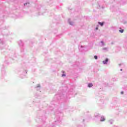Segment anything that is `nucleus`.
Returning a JSON list of instances; mask_svg holds the SVG:
<instances>
[{"instance_id":"39448f33","label":"nucleus","mask_w":127,"mask_h":127,"mask_svg":"<svg viewBox=\"0 0 127 127\" xmlns=\"http://www.w3.org/2000/svg\"><path fill=\"white\" fill-rule=\"evenodd\" d=\"M119 31L121 32V33H123V32H124V29L120 30Z\"/></svg>"},{"instance_id":"1a4fd4ad","label":"nucleus","mask_w":127,"mask_h":127,"mask_svg":"<svg viewBox=\"0 0 127 127\" xmlns=\"http://www.w3.org/2000/svg\"><path fill=\"white\" fill-rule=\"evenodd\" d=\"M96 30H98V27L96 28Z\"/></svg>"},{"instance_id":"f257e3e1","label":"nucleus","mask_w":127,"mask_h":127,"mask_svg":"<svg viewBox=\"0 0 127 127\" xmlns=\"http://www.w3.org/2000/svg\"><path fill=\"white\" fill-rule=\"evenodd\" d=\"M103 64H107L108 62H109V59H106L105 61H103Z\"/></svg>"},{"instance_id":"423d86ee","label":"nucleus","mask_w":127,"mask_h":127,"mask_svg":"<svg viewBox=\"0 0 127 127\" xmlns=\"http://www.w3.org/2000/svg\"><path fill=\"white\" fill-rule=\"evenodd\" d=\"M94 59H95L96 60H97V59H98V56H94Z\"/></svg>"},{"instance_id":"20e7f679","label":"nucleus","mask_w":127,"mask_h":127,"mask_svg":"<svg viewBox=\"0 0 127 127\" xmlns=\"http://www.w3.org/2000/svg\"><path fill=\"white\" fill-rule=\"evenodd\" d=\"M92 86H93V84L92 83H89L88 85V87H89V88L92 87Z\"/></svg>"},{"instance_id":"0eeeda50","label":"nucleus","mask_w":127,"mask_h":127,"mask_svg":"<svg viewBox=\"0 0 127 127\" xmlns=\"http://www.w3.org/2000/svg\"><path fill=\"white\" fill-rule=\"evenodd\" d=\"M64 76H66L64 74H62V77H64Z\"/></svg>"},{"instance_id":"f03ea898","label":"nucleus","mask_w":127,"mask_h":127,"mask_svg":"<svg viewBox=\"0 0 127 127\" xmlns=\"http://www.w3.org/2000/svg\"><path fill=\"white\" fill-rule=\"evenodd\" d=\"M100 122H105V118L102 117L100 120Z\"/></svg>"},{"instance_id":"7ed1b4c3","label":"nucleus","mask_w":127,"mask_h":127,"mask_svg":"<svg viewBox=\"0 0 127 127\" xmlns=\"http://www.w3.org/2000/svg\"><path fill=\"white\" fill-rule=\"evenodd\" d=\"M98 23L99 24H100V25H101V26H103L104 25V22H99Z\"/></svg>"},{"instance_id":"9d476101","label":"nucleus","mask_w":127,"mask_h":127,"mask_svg":"<svg viewBox=\"0 0 127 127\" xmlns=\"http://www.w3.org/2000/svg\"><path fill=\"white\" fill-rule=\"evenodd\" d=\"M26 4H27V3H25V4H24V5H26Z\"/></svg>"},{"instance_id":"6e6552de","label":"nucleus","mask_w":127,"mask_h":127,"mask_svg":"<svg viewBox=\"0 0 127 127\" xmlns=\"http://www.w3.org/2000/svg\"><path fill=\"white\" fill-rule=\"evenodd\" d=\"M121 94H124V91H122V92H121Z\"/></svg>"},{"instance_id":"f8f14e48","label":"nucleus","mask_w":127,"mask_h":127,"mask_svg":"<svg viewBox=\"0 0 127 127\" xmlns=\"http://www.w3.org/2000/svg\"><path fill=\"white\" fill-rule=\"evenodd\" d=\"M101 43H104V42H101Z\"/></svg>"},{"instance_id":"9b49d317","label":"nucleus","mask_w":127,"mask_h":127,"mask_svg":"<svg viewBox=\"0 0 127 127\" xmlns=\"http://www.w3.org/2000/svg\"><path fill=\"white\" fill-rule=\"evenodd\" d=\"M121 71H123V69H121Z\"/></svg>"}]
</instances>
